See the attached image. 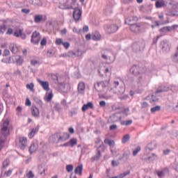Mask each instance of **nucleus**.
<instances>
[{"instance_id": "nucleus-1", "label": "nucleus", "mask_w": 178, "mask_h": 178, "mask_svg": "<svg viewBox=\"0 0 178 178\" xmlns=\"http://www.w3.org/2000/svg\"><path fill=\"white\" fill-rule=\"evenodd\" d=\"M104 81L97 82V84L94 85L95 90L97 91V92H102V90H105V88H108V91H113V94H120L122 95L124 94V91L126 89L124 87L120 86H119V81H115L113 83V87H109V81H111V75L112 72L109 70V68H104ZM99 86H102V89L99 88ZM119 87V88H118Z\"/></svg>"}, {"instance_id": "nucleus-2", "label": "nucleus", "mask_w": 178, "mask_h": 178, "mask_svg": "<svg viewBox=\"0 0 178 178\" xmlns=\"http://www.w3.org/2000/svg\"><path fill=\"white\" fill-rule=\"evenodd\" d=\"M3 124L1 125L0 129V151L2 150V147L5 146V142L8 136L10 134V130L9 129V120H3Z\"/></svg>"}, {"instance_id": "nucleus-3", "label": "nucleus", "mask_w": 178, "mask_h": 178, "mask_svg": "<svg viewBox=\"0 0 178 178\" xmlns=\"http://www.w3.org/2000/svg\"><path fill=\"white\" fill-rule=\"evenodd\" d=\"M144 68L140 67L137 65H134L130 69V73L136 76L138 84L144 80Z\"/></svg>"}, {"instance_id": "nucleus-4", "label": "nucleus", "mask_w": 178, "mask_h": 178, "mask_svg": "<svg viewBox=\"0 0 178 178\" xmlns=\"http://www.w3.org/2000/svg\"><path fill=\"white\" fill-rule=\"evenodd\" d=\"M145 48V42L144 40H140L139 42H136L132 44V50L134 52L138 54L139 52H143Z\"/></svg>"}, {"instance_id": "nucleus-5", "label": "nucleus", "mask_w": 178, "mask_h": 178, "mask_svg": "<svg viewBox=\"0 0 178 178\" xmlns=\"http://www.w3.org/2000/svg\"><path fill=\"white\" fill-rule=\"evenodd\" d=\"M172 44L168 40L165 39L160 42V49L163 54H168V52H170Z\"/></svg>"}, {"instance_id": "nucleus-6", "label": "nucleus", "mask_w": 178, "mask_h": 178, "mask_svg": "<svg viewBox=\"0 0 178 178\" xmlns=\"http://www.w3.org/2000/svg\"><path fill=\"white\" fill-rule=\"evenodd\" d=\"M105 151V146H104V144L102 143L99 147L96 149V154L94 156L91 157V161L93 162L95 161H99L101 159V156H102V152Z\"/></svg>"}, {"instance_id": "nucleus-7", "label": "nucleus", "mask_w": 178, "mask_h": 178, "mask_svg": "<svg viewBox=\"0 0 178 178\" xmlns=\"http://www.w3.org/2000/svg\"><path fill=\"white\" fill-rule=\"evenodd\" d=\"M131 19H127L126 23H128L129 26H130V30L133 31V33H138L141 28V24L140 23H131Z\"/></svg>"}, {"instance_id": "nucleus-8", "label": "nucleus", "mask_w": 178, "mask_h": 178, "mask_svg": "<svg viewBox=\"0 0 178 178\" xmlns=\"http://www.w3.org/2000/svg\"><path fill=\"white\" fill-rule=\"evenodd\" d=\"M59 6L58 8L63 10H70L73 9L72 4H67L69 3V0H58Z\"/></svg>"}, {"instance_id": "nucleus-9", "label": "nucleus", "mask_w": 178, "mask_h": 178, "mask_svg": "<svg viewBox=\"0 0 178 178\" xmlns=\"http://www.w3.org/2000/svg\"><path fill=\"white\" fill-rule=\"evenodd\" d=\"M118 30H119V26L115 24H108L105 26V31L107 34H113V33H116Z\"/></svg>"}, {"instance_id": "nucleus-10", "label": "nucleus", "mask_w": 178, "mask_h": 178, "mask_svg": "<svg viewBox=\"0 0 178 178\" xmlns=\"http://www.w3.org/2000/svg\"><path fill=\"white\" fill-rule=\"evenodd\" d=\"M73 18L74 19L75 22H79L80 19H81V15H83V10L79 8H73Z\"/></svg>"}, {"instance_id": "nucleus-11", "label": "nucleus", "mask_w": 178, "mask_h": 178, "mask_svg": "<svg viewBox=\"0 0 178 178\" xmlns=\"http://www.w3.org/2000/svg\"><path fill=\"white\" fill-rule=\"evenodd\" d=\"M40 33L37 31H34L31 35V42L32 44H34L35 45H38V44H40Z\"/></svg>"}, {"instance_id": "nucleus-12", "label": "nucleus", "mask_w": 178, "mask_h": 178, "mask_svg": "<svg viewBox=\"0 0 178 178\" xmlns=\"http://www.w3.org/2000/svg\"><path fill=\"white\" fill-rule=\"evenodd\" d=\"M44 23V22H47V15H35L34 17V22L35 23Z\"/></svg>"}, {"instance_id": "nucleus-13", "label": "nucleus", "mask_w": 178, "mask_h": 178, "mask_svg": "<svg viewBox=\"0 0 178 178\" xmlns=\"http://www.w3.org/2000/svg\"><path fill=\"white\" fill-rule=\"evenodd\" d=\"M170 90V88L166 85H160L155 92V94H161L162 92H167V91H169Z\"/></svg>"}, {"instance_id": "nucleus-14", "label": "nucleus", "mask_w": 178, "mask_h": 178, "mask_svg": "<svg viewBox=\"0 0 178 178\" xmlns=\"http://www.w3.org/2000/svg\"><path fill=\"white\" fill-rule=\"evenodd\" d=\"M19 143L20 149H22V151H24V149H26V147H27V138L20 137L19 138Z\"/></svg>"}, {"instance_id": "nucleus-15", "label": "nucleus", "mask_w": 178, "mask_h": 178, "mask_svg": "<svg viewBox=\"0 0 178 178\" xmlns=\"http://www.w3.org/2000/svg\"><path fill=\"white\" fill-rule=\"evenodd\" d=\"M70 137V134L67 132H63V134H60V132H58V141H66V140H69Z\"/></svg>"}, {"instance_id": "nucleus-16", "label": "nucleus", "mask_w": 178, "mask_h": 178, "mask_svg": "<svg viewBox=\"0 0 178 178\" xmlns=\"http://www.w3.org/2000/svg\"><path fill=\"white\" fill-rule=\"evenodd\" d=\"M131 155V152L130 150H126L124 152L122 156L119 159L120 161L123 160L124 162H127L129 159H130V156Z\"/></svg>"}, {"instance_id": "nucleus-17", "label": "nucleus", "mask_w": 178, "mask_h": 178, "mask_svg": "<svg viewBox=\"0 0 178 178\" xmlns=\"http://www.w3.org/2000/svg\"><path fill=\"white\" fill-rule=\"evenodd\" d=\"M120 120L122 122V116L119 115V113L113 114L110 117L111 123H116Z\"/></svg>"}, {"instance_id": "nucleus-18", "label": "nucleus", "mask_w": 178, "mask_h": 178, "mask_svg": "<svg viewBox=\"0 0 178 178\" xmlns=\"http://www.w3.org/2000/svg\"><path fill=\"white\" fill-rule=\"evenodd\" d=\"M38 83L42 86L43 90L45 91H49V82L48 81H43L41 79H38Z\"/></svg>"}, {"instance_id": "nucleus-19", "label": "nucleus", "mask_w": 178, "mask_h": 178, "mask_svg": "<svg viewBox=\"0 0 178 178\" xmlns=\"http://www.w3.org/2000/svg\"><path fill=\"white\" fill-rule=\"evenodd\" d=\"M14 37H20L22 40H26V33H23V29H19L14 32Z\"/></svg>"}, {"instance_id": "nucleus-20", "label": "nucleus", "mask_w": 178, "mask_h": 178, "mask_svg": "<svg viewBox=\"0 0 178 178\" xmlns=\"http://www.w3.org/2000/svg\"><path fill=\"white\" fill-rule=\"evenodd\" d=\"M156 147H158V143L156 141L153 140L147 144L146 148L147 149H149V151H154V149H156Z\"/></svg>"}, {"instance_id": "nucleus-21", "label": "nucleus", "mask_w": 178, "mask_h": 178, "mask_svg": "<svg viewBox=\"0 0 178 178\" xmlns=\"http://www.w3.org/2000/svg\"><path fill=\"white\" fill-rule=\"evenodd\" d=\"M49 141L51 143H60L59 141V132L55 133L51 135L49 138Z\"/></svg>"}, {"instance_id": "nucleus-22", "label": "nucleus", "mask_w": 178, "mask_h": 178, "mask_svg": "<svg viewBox=\"0 0 178 178\" xmlns=\"http://www.w3.org/2000/svg\"><path fill=\"white\" fill-rule=\"evenodd\" d=\"M87 109H94V104L92 102H88L86 104H84L82 106V112H86Z\"/></svg>"}, {"instance_id": "nucleus-23", "label": "nucleus", "mask_w": 178, "mask_h": 178, "mask_svg": "<svg viewBox=\"0 0 178 178\" xmlns=\"http://www.w3.org/2000/svg\"><path fill=\"white\" fill-rule=\"evenodd\" d=\"M31 114L34 118H40V110L36 106H32Z\"/></svg>"}, {"instance_id": "nucleus-24", "label": "nucleus", "mask_w": 178, "mask_h": 178, "mask_svg": "<svg viewBox=\"0 0 178 178\" xmlns=\"http://www.w3.org/2000/svg\"><path fill=\"white\" fill-rule=\"evenodd\" d=\"M170 59L173 63H177L178 65V47L175 54L171 55Z\"/></svg>"}, {"instance_id": "nucleus-25", "label": "nucleus", "mask_w": 178, "mask_h": 178, "mask_svg": "<svg viewBox=\"0 0 178 178\" xmlns=\"http://www.w3.org/2000/svg\"><path fill=\"white\" fill-rule=\"evenodd\" d=\"M40 130V125H38L35 128H33L29 134V138H33L35 136L36 133H38Z\"/></svg>"}, {"instance_id": "nucleus-26", "label": "nucleus", "mask_w": 178, "mask_h": 178, "mask_svg": "<svg viewBox=\"0 0 178 178\" xmlns=\"http://www.w3.org/2000/svg\"><path fill=\"white\" fill-rule=\"evenodd\" d=\"M86 90V83L84 82H81L78 85V91L79 94H83Z\"/></svg>"}, {"instance_id": "nucleus-27", "label": "nucleus", "mask_w": 178, "mask_h": 178, "mask_svg": "<svg viewBox=\"0 0 178 178\" xmlns=\"http://www.w3.org/2000/svg\"><path fill=\"white\" fill-rule=\"evenodd\" d=\"M24 63V59H23V57H22V56H15V63H17V65H19V66H22V65H23Z\"/></svg>"}, {"instance_id": "nucleus-28", "label": "nucleus", "mask_w": 178, "mask_h": 178, "mask_svg": "<svg viewBox=\"0 0 178 178\" xmlns=\"http://www.w3.org/2000/svg\"><path fill=\"white\" fill-rule=\"evenodd\" d=\"M75 175H79V176H81L83 175V165L81 164L78 165L75 170H74Z\"/></svg>"}, {"instance_id": "nucleus-29", "label": "nucleus", "mask_w": 178, "mask_h": 178, "mask_svg": "<svg viewBox=\"0 0 178 178\" xmlns=\"http://www.w3.org/2000/svg\"><path fill=\"white\" fill-rule=\"evenodd\" d=\"M92 40L94 41H98L99 40H101V34H99V32H95L92 34Z\"/></svg>"}, {"instance_id": "nucleus-30", "label": "nucleus", "mask_w": 178, "mask_h": 178, "mask_svg": "<svg viewBox=\"0 0 178 178\" xmlns=\"http://www.w3.org/2000/svg\"><path fill=\"white\" fill-rule=\"evenodd\" d=\"M157 95L158 94H155L154 92V95H152V97L149 100L150 104H156V102L159 101V99L158 97H156Z\"/></svg>"}, {"instance_id": "nucleus-31", "label": "nucleus", "mask_w": 178, "mask_h": 178, "mask_svg": "<svg viewBox=\"0 0 178 178\" xmlns=\"http://www.w3.org/2000/svg\"><path fill=\"white\" fill-rule=\"evenodd\" d=\"M104 144H108L109 147H115V141L108 138L104 140Z\"/></svg>"}, {"instance_id": "nucleus-32", "label": "nucleus", "mask_w": 178, "mask_h": 178, "mask_svg": "<svg viewBox=\"0 0 178 178\" xmlns=\"http://www.w3.org/2000/svg\"><path fill=\"white\" fill-rule=\"evenodd\" d=\"M77 113H79V109L77 108H74L69 111V115L70 118H73V116H74V115H77Z\"/></svg>"}, {"instance_id": "nucleus-33", "label": "nucleus", "mask_w": 178, "mask_h": 178, "mask_svg": "<svg viewBox=\"0 0 178 178\" xmlns=\"http://www.w3.org/2000/svg\"><path fill=\"white\" fill-rule=\"evenodd\" d=\"M112 5H107L105 8V15H106L107 16L111 15V13H112Z\"/></svg>"}, {"instance_id": "nucleus-34", "label": "nucleus", "mask_w": 178, "mask_h": 178, "mask_svg": "<svg viewBox=\"0 0 178 178\" xmlns=\"http://www.w3.org/2000/svg\"><path fill=\"white\" fill-rule=\"evenodd\" d=\"M10 49L13 54H17V51H19L17 46H16L15 44H11L10 45Z\"/></svg>"}, {"instance_id": "nucleus-35", "label": "nucleus", "mask_w": 178, "mask_h": 178, "mask_svg": "<svg viewBox=\"0 0 178 178\" xmlns=\"http://www.w3.org/2000/svg\"><path fill=\"white\" fill-rule=\"evenodd\" d=\"M132 124H133V120H129L120 122L121 126H130Z\"/></svg>"}, {"instance_id": "nucleus-36", "label": "nucleus", "mask_w": 178, "mask_h": 178, "mask_svg": "<svg viewBox=\"0 0 178 178\" xmlns=\"http://www.w3.org/2000/svg\"><path fill=\"white\" fill-rule=\"evenodd\" d=\"M37 148H38L37 145L34 143L31 144V145L29 147L30 154H33V152H35V151H37Z\"/></svg>"}, {"instance_id": "nucleus-37", "label": "nucleus", "mask_w": 178, "mask_h": 178, "mask_svg": "<svg viewBox=\"0 0 178 178\" xmlns=\"http://www.w3.org/2000/svg\"><path fill=\"white\" fill-rule=\"evenodd\" d=\"M161 33H168V31H172V28L170 26H164L160 29Z\"/></svg>"}, {"instance_id": "nucleus-38", "label": "nucleus", "mask_w": 178, "mask_h": 178, "mask_svg": "<svg viewBox=\"0 0 178 178\" xmlns=\"http://www.w3.org/2000/svg\"><path fill=\"white\" fill-rule=\"evenodd\" d=\"M129 140H130V135L126 134L125 136H123L122 139V144H126V143H127V141H129Z\"/></svg>"}, {"instance_id": "nucleus-39", "label": "nucleus", "mask_w": 178, "mask_h": 178, "mask_svg": "<svg viewBox=\"0 0 178 178\" xmlns=\"http://www.w3.org/2000/svg\"><path fill=\"white\" fill-rule=\"evenodd\" d=\"M70 145L72 147H74V145H77V139L74 138H72L70 140Z\"/></svg>"}, {"instance_id": "nucleus-40", "label": "nucleus", "mask_w": 178, "mask_h": 178, "mask_svg": "<svg viewBox=\"0 0 178 178\" xmlns=\"http://www.w3.org/2000/svg\"><path fill=\"white\" fill-rule=\"evenodd\" d=\"M161 111V106H156L151 108L152 113H155L156 112H159Z\"/></svg>"}, {"instance_id": "nucleus-41", "label": "nucleus", "mask_w": 178, "mask_h": 178, "mask_svg": "<svg viewBox=\"0 0 178 178\" xmlns=\"http://www.w3.org/2000/svg\"><path fill=\"white\" fill-rule=\"evenodd\" d=\"M140 151H141V147L138 146L136 149H135L133 151V153H132L133 156H137V154H138V152H140Z\"/></svg>"}, {"instance_id": "nucleus-42", "label": "nucleus", "mask_w": 178, "mask_h": 178, "mask_svg": "<svg viewBox=\"0 0 178 178\" xmlns=\"http://www.w3.org/2000/svg\"><path fill=\"white\" fill-rule=\"evenodd\" d=\"M53 97H54V94H52V92H49L47 95V97L46 98V101H47V102H50V101H52Z\"/></svg>"}, {"instance_id": "nucleus-43", "label": "nucleus", "mask_w": 178, "mask_h": 178, "mask_svg": "<svg viewBox=\"0 0 178 178\" xmlns=\"http://www.w3.org/2000/svg\"><path fill=\"white\" fill-rule=\"evenodd\" d=\"M163 5H165V3L162 1H157L156 2V8H162L163 6Z\"/></svg>"}, {"instance_id": "nucleus-44", "label": "nucleus", "mask_w": 178, "mask_h": 178, "mask_svg": "<svg viewBox=\"0 0 178 178\" xmlns=\"http://www.w3.org/2000/svg\"><path fill=\"white\" fill-rule=\"evenodd\" d=\"M9 159H6L3 162V169H6V168H8V166H9Z\"/></svg>"}, {"instance_id": "nucleus-45", "label": "nucleus", "mask_w": 178, "mask_h": 178, "mask_svg": "<svg viewBox=\"0 0 178 178\" xmlns=\"http://www.w3.org/2000/svg\"><path fill=\"white\" fill-rule=\"evenodd\" d=\"M56 45H62L63 44V39L62 38H56Z\"/></svg>"}, {"instance_id": "nucleus-46", "label": "nucleus", "mask_w": 178, "mask_h": 178, "mask_svg": "<svg viewBox=\"0 0 178 178\" xmlns=\"http://www.w3.org/2000/svg\"><path fill=\"white\" fill-rule=\"evenodd\" d=\"M66 170H67V172H68V173L73 172V165H67L66 166Z\"/></svg>"}, {"instance_id": "nucleus-47", "label": "nucleus", "mask_w": 178, "mask_h": 178, "mask_svg": "<svg viewBox=\"0 0 178 178\" xmlns=\"http://www.w3.org/2000/svg\"><path fill=\"white\" fill-rule=\"evenodd\" d=\"M67 56H68V58H74V56H75V51H70L68 52V54H67Z\"/></svg>"}, {"instance_id": "nucleus-48", "label": "nucleus", "mask_w": 178, "mask_h": 178, "mask_svg": "<svg viewBox=\"0 0 178 178\" xmlns=\"http://www.w3.org/2000/svg\"><path fill=\"white\" fill-rule=\"evenodd\" d=\"M107 62H108V63H113V62H115V56L112 55V56H108Z\"/></svg>"}, {"instance_id": "nucleus-49", "label": "nucleus", "mask_w": 178, "mask_h": 178, "mask_svg": "<svg viewBox=\"0 0 178 178\" xmlns=\"http://www.w3.org/2000/svg\"><path fill=\"white\" fill-rule=\"evenodd\" d=\"M128 175H130V171H127V172H123L122 174H120V178L126 177V176H128Z\"/></svg>"}, {"instance_id": "nucleus-50", "label": "nucleus", "mask_w": 178, "mask_h": 178, "mask_svg": "<svg viewBox=\"0 0 178 178\" xmlns=\"http://www.w3.org/2000/svg\"><path fill=\"white\" fill-rule=\"evenodd\" d=\"M40 45L42 47H44L47 45V38H43L40 42Z\"/></svg>"}, {"instance_id": "nucleus-51", "label": "nucleus", "mask_w": 178, "mask_h": 178, "mask_svg": "<svg viewBox=\"0 0 178 178\" xmlns=\"http://www.w3.org/2000/svg\"><path fill=\"white\" fill-rule=\"evenodd\" d=\"M26 88H28L29 90H34V83H31L30 84H27Z\"/></svg>"}, {"instance_id": "nucleus-52", "label": "nucleus", "mask_w": 178, "mask_h": 178, "mask_svg": "<svg viewBox=\"0 0 178 178\" xmlns=\"http://www.w3.org/2000/svg\"><path fill=\"white\" fill-rule=\"evenodd\" d=\"M10 55V51L8 49H4L3 56H9Z\"/></svg>"}, {"instance_id": "nucleus-53", "label": "nucleus", "mask_w": 178, "mask_h": 178, "mask_svg": "<svg viewBox=\"0 0 178 178\" xmlns=\"http://www.w3.org/2000/svg\"><path fill=\"white\" fill-rule=\"evenodd\" d=\"M155 158H156V154L155 153L152 154V156L148 157L149 161H155Z\"/></svg>"}, {"instance_id": "nucleus-54", "label": "nucleus", "mask_w": 178, "mask_h": 178, "mask_svg": "<svg viewBox=\"0 0 178 178\" xmlns=\"http://www.w3.org/2000/svg\"><path fill=\"white\" fill-rule=\"evenodd\" d=\"M141 108H142V109H144L145 108H148V102H143V103H141Z\"/></svg>"}, {"instance_id": "nucleus-55", "label": "nucleus", "mask_w": 178, "mask_h": 178, "mask_svg": "<svg viewBox=\"0 0 178 178\" xmlns=\"http://www.w3.org/2000/svg\"><path fill=\"white\" fill-rule=\"evenodd\" d=\"M63 45L64 47V48H65V49H67L69 48V47H70V43H69V42H63Z\"/></svg>"}, {"instance_id": "nucleus-56", "label": "nucleus", "mask_w": 178, "mask_h": 178, "mask_svg": "<svg viewBox=\"0 0 178 178\" xmlns=\"http://www.w3.org/2000/svg\"><path fill=\"white\" fill-rule=\"evenodd\" d=\"M22 13H24L25 15H29V13H30V9H26V8H23L21 10Z\"/></svg>"}, {"instance_id": "nucleus-57", "label": "nucleus", "mask_w": 178, "mask_h": 178, "mask_svg": "<svg viewBox=\"0 0 178 178\" xmlns=\"http://www.w3.org/2000/svg\"><path fill=\"white\" fill-rule=\"evenodd\" d=\"M26 177L28 178H34V173H33V171H29V173L26 175Z\"/></svg>"}, {"instance_id": "nucleus-58", "label": "nucleus", "mask_w": 178, "mask_h": 178, "mask_svg": "<svg viewBox=\"0 0 178 178\" xmlns=\"http://www.w3.org/2000/svg\"><path fill=\"white\" fill-rule=\"evenodd\" d=\"M36 103H38V105H40V106L41 108H42V106H44V103L42 102V100H41V99H37Z\"/></svg>"}, {"instance_id": "nucleus-59", "label": "nucleus", "mask_w": 178, "mask_h": 178, "mask_svg": "<svg viewBox=\"0 0 178 178\" xmlns=\"http://www.w3.org/2000/svg\"><path fill=\"white\" fill-rule=\"evenodd\" d=\"M157 176H159V177H163V176H165V172L163 171L157 172Z\"/></svg>"}, {"instance_id": "nucleus-60", "label": "nucleus", "mask_w": 178, "mask_h": 178, "mask_svg": "<svg viewBox=\"0 0 178 178\" xmlns=\"http://www.w3.org/2000/svg\"><path fill=\"white\" fill-rule=\"evenodd\" d=\"M159 38H161V36H159V35H157L156 38H154L152 44H156V42H158V40H159Z\"/></svg>"}, {"instance_id": "nucleus-61", "label": "nucleus", "mask_w": 178, "mask_h": 178, "mask_svg": "<svg viewBox=\"0 0 178 178\" xmlns=\"http://www.w3.org/2000/svg\"><path fill=\"white\" fill-rule=\"evenodd\" d=\"M25 105L26 106H31V101H30V99L26 98Z\"/></svg>"}, {"instance_id": "nucleus-62", "label": "nucleus", "mask_w": 178, "mask_h": 178, "mask_svg": "<svg viewBox=\"0 0 178 178\" xmlns=\"http://www.w3.org/2000/svg\"><path fill=\"white\" fill-rule=\"evenodd\" d=\"M81 55L83 53L79 49L75 51V56H81Z\"/></svg>"}, {"instance_id": "nucleus-63", "label": "nucleus", "mask_w": 178, "mask_h": 178, "mask_svg": "<svg viewBox=\"0 0 178 178\" xmlns=\"http://www.w3.org/2000/svg\"><path fill=\"white\" fill-rule=\"evenodd\" d=\"M6 34L8 35L13 34V29L12 28H9L6 32Z\"/></svg>"}, {"instance_id": "nucleus-64", "label": "nucleus", "mask_w": 178, "mask_h": 178, "mask_svg": "<svg viewBox=\"0 0 178 178\" xmlns=\"http://www.w3.org/2000/svg\"><path fill=\"white\" fill-rule=\"evenodd\" d=\"M110 130H116L118 129V125L112 124L109 127Z\"/></svg>"}]
</instances>
